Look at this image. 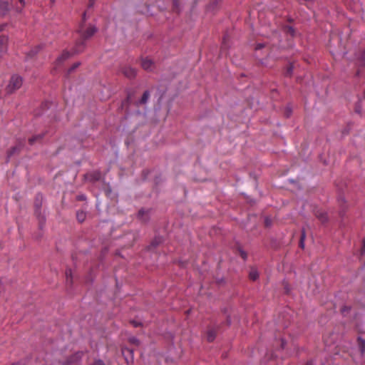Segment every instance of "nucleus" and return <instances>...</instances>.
I'll return each mask as SVG.
<instances>
[{"mask_svg": "<svg viewBox=\"0 0 365 365\" xmlns=\"http://www.w3.org/2000/svg\"><path fill=\"white\" fill-rule=\"evenodd\" d=\"M96 31L97 29L94 26H90L87 29H84L83 26H81L78 31L81 36V40L79 42L76 43V46L73 53L81 52L85 47L84 41L92 37L96 32Z\"/></svg>", "mask_w": 365, "mask_h": 365, "instance_id": "obj_1", "label": "nucleus"}, {"mask_svg": "<svg viewBox=\"0 0 365 365\" xmlns=\"http://www.w3.org/2000/svg\"><path fill=\"white\" fill-rule=\"evenodd\" d=\"M23 84V79L18 75H13L6 88L8 93H12L19 89Z\"/></svg>", "mask_w": 365, "mask_h": 365, "instance_id": "obj_2", "label": "nucleus"}, {"mask_svg": "<svg viewBox=\"0 0 365 365\" xmlns=\"http://www.w3.org/2000/svg\"><path fill=\"white\" fill-rule=\"evenodd\" d=\"M9 38L6 36H0V58L8 51Z\"/></svg>", "mask_w": 365, "mask_h": 365, "instance_id": "obj_3", "label": "nucleus"}, {"mask_svg": "<svg viewBox=\"0 0 365 365\" xmlns=\"http://www.w3.org/2000/svg\"><path fill=\"white\" fill-rule=\"evenodd\" d=\"M142 67L146 71H150L153 68L154 63L150 58H144L141 63Z\"/></svg>", "mask_w": 365, "mask_h": 365, "instance_id": "obj_4", "label": "nucleus"}, {"mask_svg": "<svg viewBox=\"0 0 365 365\" xmlns=\"http://www.w3.org/2000/svg\"><path fill=\"white\" fill-rule=\"evenodd\" d=\"M124 75L129 78H132L135 76L136 71L133 68H125L123 71Z\"/></svg>", "mask_w": 365, "mask_h": 365, "instance_id": "obj_5", "label": "nucleus"}, {"mask_svg": "<svg viewBox=\"0 0 365 365\" xmlns=\"http://www.w3.org/2000/svg\"><path fill=\"white\" fill-rule=\"evenodd\" d=\"M8 10V4L6 1H0V14L4 15Z\"/></svg>", "mask_w": 365, "mask_h": 365, "instance_id": "obj_6", "label": "nucleus"}, {"mask_svg": "<svg viewBox=\"0 0 365 365\" xmlns=\"http://www.w3.org/2000/svg\"><path fill=\"white\" fill-rule=\"evenodd\" d=\"M316 216L322 222H324L328 220L327 215L326 212H317Z\"/></svg>", "mask_w": 365, "mask_h": 365, "instance_id": "obj_7", "label": "nucleus"}, {"mask_svg": "<svg viewBox=\"0 0 365 365\" xmlns=\"http://www.w3.org/2000/svg\"><path fill=\"white\" fill-rule=\"evenodd\" d=\"M70 56V53L68 51H64L57 59V63H60L63 61L67 59Z\"/></svg>", "mask_w": 365, "mask_h": 365, "instance_id": "obj_8", "label": "nucleus"}, {"mask_svg": "<svg viewBox=\"0 0 365 365\" xmlns=\"http://www.w3.org/2000/svg\"><path fill=\"white\" fill-rule=\"evenodd\" d=\"M77 219L79 222H82L86 218V214L83 211H78L76 214Z\"/></svg>", "mask_w": 365, "mask_h": 365, "instance_id": "obj_9", "label": "nucleus"}, {"mask_svg": "<svg viewBox=\"0 0 365 365\" xmlns=\"http://www.w3.org/2000/svg\"><path fill=\"white\" fill-rule=\"evenodd\" d=\"M359 346L361 354H363L365 351V341L361 338H359Z\"/></svg>", "mask_w": 365, "mask_h": 365, "instance_id": "obj_10", "label": "nucleus"}, {"mask_svg": "<svg viewBox=\"0 0 365 365\" xmlns=\"http://www.w3.org/2000/svg\"><path fill=\"white\" fill-rule=\"evenodd\" d=\"M149 97H150V93H149V92H148V91H145V92L143 93V96H142V98H141V99H140V103H145L148 101V100Z\"/></svg>", "mask_w": 365, "mask_h": 365, "instance_id": "obj_11", "label": "nucleus"}, {"mask_svg": "<svg viewBox=\"0 0 365 365\" xmlns=\"http://www.w3.org/2000/svg\"><path fill=\"white\" fill-rule=\"evenodd\" d=\"M259 277V274L257 270H252L250 272V277L252 280H256Z\"/></svg>", "mask_w": 365, "mask_h": 365, "instance_id": "obj_12", "label": "nucleus"}, {"mask_svg": "<svg viewBox=\"0 0 365 365\" xmlns=\"http://www.w3.org/2000/svg\"><path fill=\"white\" fill-rule=\"evenodd\" d=\"M42 138V136L40 135L33 136L32 138H29V141L31 145H33L34 142L36 140H38Z\"/></svg>", "mask_w": 365, "mask_h": 365, "instance_id": "obj_13", "label": "nucleus"}, {"mask_svg": "<svg viewBox=\"0 0 365 365\" xmlns=\"http://www.w3.org/2000/svg\"><path fill=\"white\" fill-rule=\"evenodd\" d=\"M305 237H306L305 232H304V231H302V235H301V237H300V242H299V246L302 248L304 247Z\"/></svg>", "mask_w": 365, "mask_h": 365, "instance_id": "obj_14", "label": "nucleus"}, {"mask_svg": "<svg viewBox=\"0 0 365 365\" xmlns=\"http://www.w3.org/2000/svg\"><path fill=\"white\" fill-rule=\"evenodd\" d=\"M207 338L209 341H213L215 339V333L212 331H209Z\"/></svg>", "mask_w": 365, "mask_h": 365, "instance_id": "obj_15", "label": "nucleus"}, {"mask_svg": "<svg viewBox=\"0 0 365 365\" xmlns=\"http://www.w3.org/2000/svg\"><path fill=\"white\" fill-rule=\"evenodd\" d=\"M286 31L289 33L292 36L294 35V30L292 26H287L286 28Z\"/></svg>", "mask_w": 365, "mask_h": 365, "instance_id": "obj_16", "label": "nucleus"}, {"mask_svg": "<svg viewBox=\"0 0 365 365\" xmlns=\"http://www.w3.org/2000/svg\"><path fill=\"white\" fill-rule=\"evenodd\" d=\"M19 3L21 4V8H20V9H19L18 7H16V11H17L18 12H21V10H22V9H23V7H24V5H25V1H24V0H19Z\"/></svg>", "mask_w": 365, "mask_h": 365, "instance_id": "obj_17", "label": "nucleus"}, {"mask_svg": "<svg viewBox=\"0 0 365 365\" xmlns=\"http://www.w3.org/2000/svg\"><path fill=\"white\" fill-rule=\"evenodd\" d=\"M122 352H123V354H125V352H128V353L130 354V355L133 356V351L130 349H128V348L123 349L122 350Z\"/></svg>", "mask_w": 365, "mask_h": 365, "instance_id": "obj_18", "label": "nucleus"}, {"mask_svg": "<svg viewBox=\"0 0 365 365\" xmlns=\"http://www.w3.org/2000/svg\"><path fill=\"white\" fill-rule=\"evenodd\" d=\"M364 59H365V52L363 51L361 53V58L359 60V63L363 64L364 63Z\"/></svg>", "mask_w": 365, "mask_h": 365, "instance_id": "obj_19", "label": "nucleus"}, {"mask_svg": "<svg viewBox=\"0 0 365 365\" xmlns=\"http://www.w3.org/2000/svg\"><path fill=\"white\" fill-rule=\"evenodd\" d=\"M92 365H105V364L101 360H96Z\"/></svg>", "mask_w": 365, "mask_h": 365, "instance_id": "obj_20", "label": "nucleus"}, {"mask_svg": "<svg viewBox=\"0 0 365 365\" xmlns=\"http://www.w3.org/2000/svg\"><path fill=\"white\" fill-rule=\"evenodd\" d=\"M66 279H67V281H68V278L70 277H71V270H67L66 272Z\"/></svg>", "mask_w": 365, "mask_h": 365, "instance_id": "obj_21", "label": "nucleus"}, {"mask_svg": "<svg viewBox=\"0 0 365 365\" xmlns=\"http://www.w3.org/2000/svg\"><path fill=\"white\" fill-rule=\"evenodd\" d=\"M130 341L133 344H138V340L135 338H132L130 339Z\"/></svg>", "mask_w": 365, "mask_h": 365, "instance_id": "obj_22", "label": "nucleus"}, {"mask_svg": "<svg viewBox=\"0 0 365 365\" xmlns=\"http://www.w3.org/2000/svg\"><path fill=\"white\" fill-rule=\"evenodd\" d=\"M264 47V45L262 44V43H258L257 46H256V49H260Z\"/></svg>", "mask_w": 365, "mask_h": 365, "instance_id": "obj_23", "label": "nucleus"}, {"mask_svg": "<svg viewBox=\"0 0 365 365\" xmlns=\"http://www.w3.org/2000/svg\"><path fill=\"white\" fill-rule=\"evenodd\" d=\"M144 213H145V211H144V210H140V211H139V212H138V216H139L140 217H143V215H144Z\"/></svg>", "mask_w": 365, "mask_h": 365, "instance_id": "obj_24", "label": "nucleus"}, {"mask_svg": "<svg viewBox=\"0 0 365 365\" xmlns=\"http://www.w3.org/2000/svg\"><path fill=\"white\" fill-rule=\"evenodd\" d=\"M241 255H242V257H243V259H245V258H246V257H247V255H246L245 252H241Z\"/></svg>", "mask_w": 365, "mask_h": 365, "instance_id": "obj_25", "label": "nucleus"}, {"mask_svg": "<svg viewBox=\"0 0 365 365\" xmlns=\"http://www.w3.org/2000/svg\"><path fill=\"white\" fill-rule=\"evenodd\" d=\"M78 63L75 64V65L71 68V70L75 69V68H76V67H78Z\"/></svg>", "mask_w": 365, "mask_h": 365, "instance_id": "obj_26", "label": "nucleus"}, {"mask_svg": "<svg viewBox=\"0 0 365 365\" xmlns=\"http://www.w3.org/2000/svg\"><path fill=\"white\" fill-rule=\"evenodd\" d=\"M4 28V25H0V31H1Z\"/></svg>", "mask_w": 365, "mask_h": 365, "instance_id": "obj_27", "label": "nucleus"}, {"mask_svg": "<svg viewBox=\"0 0 365 365\" xmlns=\"http://www.w3.org/2000/svg\"><path fill=\"white\" fill-rule=\"evenodd\" d=\"M132 323L133 324L134 327L138 326V324H137V322H132Z\"/></svg>", "mask_w": 365, "mask_h": 365, "instance_id": "obj_28", "label": "nucleus"}, {"mask_svg": "<svg viewBox=\"0 0 365 365\" xmlns=\"http://www.w3.org/2000/svg\"><path fill=\"white\" fill-rule=\"evenodd\" d=\"M265 222H266L267 225H269V221H268V220H266V221H265Z\"/></svg>", "mask_w": 365, "mask_h": 365, "instance_id": "obj_29", "label": "nucleus"}, {"mask_svg": "<svg viewBox=\"0 0 365 365\" xmlns=\"http://www.w3.org/2000/svg\"><path fill=\"white\" fill-rule=\"evenodd\" d=\"M289 73H291L292 72V68H290L288 71Z\"/></svg>", "mask_w": 365, "mask_h": 365, "instance_id": "obj_30", "label": "nucleus"}, {"mask_svg": "<svg viewBox=\"0 0 365 365\" xmlns=\"http://www.w3.org/2000/svg\"><path fill=\"white\" fill-rule=\"evenodd\" d=\"M284 341H282V347L284 348Z\"/></svg>", "mask_w": 365, "mask_h": 365, "instance_id": "obj_31", "label": "nucleus"}, {"mask_svg": "<svg viewBox=\"0 0 365 365\" xmlns=\"http://www.w3.org/2000/svg\"><path fill=\"white\" fill-rule=\"evenodd\" d=\"M364 246H365V240H364Z\"/></svg>", "mask_w": 365, "mask_h": 365, "instance_id": "obj_32", "label": "nucleus"}, {"mask_svg": "<svg viewBox=\"0 0 365 365\" xmlns=\"http://www.w3.org/2000/svg\"><path fill=\"white\" fill-rule=\"evenodd\" d=\"M51 2H54V1H55V0H51Z\"/></svg>", "mask_w": 365, "mask_h": 365, "instance_id": "obj_33", "label": "nucleus"}]
</instances>
